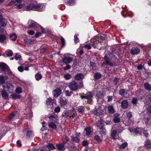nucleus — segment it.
<instances>
[{
    "label": "nucleus",
    "mask_w": 151,
    "mask_h": 151,
    "mask_svg": "<svg viewBox=\"0 0 151 151\" xmlns=\"http://www.w3.org/2000/svg\"><path fill=\"white\" fill-rule=\"evenodd\" d=\"M109 112L111 113H113L114 112V110L112 106H109L108 108Z\"/></svg>",
    "instance_id": "e433bc0d"
},
{
    "label": "nucleus",
    "mask_w": 151,
    "mask_h": 151,
    "mask_svg": "<svg viewBox=\"0 0 151 151\" xmlns=\"http://www.w3.org/2000/svg\"><path fill=\"white\" fill-rule=\"evenodd\" d=\"M142 128H130L129 130L130 132H133L135 133H140L143 130Z\"/></svg>",
    "instance_id": "ddd939ff"
},
{
    "label": "nucleus",
    "mask_w": 151,
    "mask_h": 151,
    "mask_svg": "<svg viewBox=\"0 0 151 151\" xmlns=\"http://www.w3.org/2000/svg\"><path fill=\"white\" fill-rule=\"evenodd\" d=\"M139 52L140 49L137 47H133L131 49V52L132 54H137Z\"/></svg>",
    "instance_id": "dca6fc26"
},
{
    "label": "nucleus",
    "mask_w": 151,
    "mask_h": 151,
    "mask_svg": "<svg viewBox=\"0 0 151 151\" xmlns=\"http://www.w3.org/2000/svg\"><path fill=\"white\" fill-rule=\"evenodd\" d=\"M119 93L120 95H123L127 93V91L124 89H122L119 91Z\"/></svg>",
    "instance_id": "c9c22d12"
},
{
    "label": "nucleus",
    "mask_w": 151,
    "mask_h": 151,
    "mask_svg": "<svg viewBox=\"0 0 151 151\" xmlns=\"http://www.w3.org/2000/svg\"><path fill=\"white\" fill-rule=\"evenodd\" d=\"M84 78L83 75L81 73H78L76 75L75 79L76 80H80Z\"/></svg>",
    "instance_id": "b1692460"
},
{
    "label": "nucleus",
    "mask_w": 151,
    "mask_h": 151,
    "mask_svg": "<svg viewBox=\"0 0 151 151\" xmlns=\"http://www.w3.org/2000/svg\"><path fill=\"white\" fill-rule=\"evenodd\" d=\"M62 140L63 143L65 144V143H67L69 140V139L67 136H64L62 138Z\"/></svg>",
    "instance_id": "c756f323"
},
{
    "label": "nucleus",
    "mask_w": 151,
    "mask_h": 151,
    "mask_svg": "<svg viewBox=\"0 0 151 151\" xmlns=\"http://www.w3.org/2000/svg\"><path fill=\"white\" fill-rule=\"evenodd\" d=\"M11 96L13 99H19L21 97L20 95L15 94H12Z\"/></svg>",
    "instance_id": "37998d69"
},
{
    "label": "nucleus",
    "mask_w": 151,
    "mask_h": 151,
    "mask_svg": "<svg viewBox=\"0 0 151 151\" xmlns=\"http://www.w3.org/2000/svg\"><path fill=\"white\" fill-rule=\"evenodd\" d=\"M16 112H13L10 114V120L12 119L13 117L16 115Z\"/></svg>",
    "instance_id": "680f3d73"
},
{
    "label": "nucleus",
    "mask_w": 151,
    "mask_h": 151,
    "mask_svg": "<svg viewBox=\"0 0 151 151\" xmlns=\"http://www.w3.org/2000/svg\"><path fill=\"white\" fill-rule=\"evenodd\" d=\"M47 147L50 150H51L55 148L53 145L51 143L47 145Z\"/></svg>",
    "instance_id": "ea45409f"
},
{
    "label": "nucleus",
    "mask_w": 151,
    "mask_h": 151,
    "mask_svg": "<svg viewBox=\"0 0 151 151\" xmlns=\"http://www.w3.org/2000/svg\"><path fill=\"white\" fill-rule=\"evenodd\" d=\"M6 36L3 35H0V42H3L6 39Z\"/></svg>",
    "instance_id": "a19ab883"
},
{
    "label": "nucleus",
    "mask_w": 151,
    "mask_h": 151,
    "mask_svg": "<svg viewBox=\"0 0 151 151\" xmlns=\"http://www.w3.org/2000/svg\"><path fill=\"white\" fill-rule=\"evenodd\" d=\"M99 38L97 36H95L92 38L90 41V44L93 47L96 48L98 44L99 43Z\"/></svg>",
    "instance_id": "423d86ee"
},
{
    "label": "nucleus",
    "mask_w": 151,
    "mask_h": 151,
    "mask_svg": "<svg viewBox=\"0 0 151 151\" xmlns=\"http://www.w3.org/2000/svg\"><path fill=\"white\" fill-rule=\"evenodd\" d=\"M91 45L90 43H89L88 44L85 45L84 46V47L85 48L87 49L88 50H90L91 48Z\"/></svg>",
    "instance_id": "3c124183"
},
{
    "label": "nucleus",
    "mask_w": 151,
    "mask_h": 151,
    "mask_svg": "<svg viewBox=\"0 0 151 151\" xmlns=\"http://www.w3.org/2000/svg\"><path fill=\"white\" fill-rule=\"evenodd\" d=\"M1 132L0 134V139L2 137V136L5 135L7 132V128L6 127H3L1 130Z\"/></svg>",
    "instance_id": "f3484780"
},
{
    "label": "nucleus",
    "mask_w": 151,
    "mask_h": 151,
    "mask_svg": "<svg viewBox=\"0 0 151 151\" xmlns=\"http://www.w3.org/2000/svg\"><path fill=\"white\" fill-rule=\"evenodd\" d=\"M54 102V99L49 98L47 100L46 104L47 105H52Z\"/></svg>",
    "instance_id": "bb28decb"
},
{
    "label": "nucleus",
    "mask_w": 151,
    "mask_h": 151,
    "mask_svg": "<svg viewBox=\"0 0 151 151\" xmlns=\"http://www.w3.org/2000/svg\"><path fill=\"white\" fill-rule=\"evenodd\" d=\"M45 6L43 4H40L36 3V11L41 12L45 10Z\"/></svg>",
    "instance_id": "6e6552de"
},
{
    "label": "nucleus",
    "mask_w": 151,
    "mask_h": 151,
    "mask_svg": "<svg viewBox=\"0 0 151 151\" xmlns=\"http://www.w3.org/2000/svg\"><path fill=\"white\" fill-rule=\"evenodd\" d=\"M127 116V117L124 120L125 124L127 125H129L133 124L132 120L130 119L132 116V114L130 112H127L125 114Z\"/></svg>",
    "instance_id": "f03ea898"
},
{
    "label": "nucleus",
    "mask_w": 151,
    "mask_h": 151,
    "mask_svg": "<svg viewBox=\"0 0 151 151\" xmlns=\"http://www.w3.org/2000/svg\"><path fill=\"white\" fill-rule=\"evenodd\" d=\"M96 96L98 100L102 99L104 96L103 93L102 92H97Z\"/></svg>",
    "instance_id": "cd10ccee"
},
{
    "label": "nucleus",
    "mask_w": 151,
    "mask_h": 151,
    "mask_svg": "<svg viewBox=\"0 0 151 151\" xmlns=\"http://www.w3.org/2000/svg\"><path fill=\"white\" fill-rule=\"evenodd\" d=\"M48 117L51 122H53L55 123L58 124L59 119L57 115L54 114H50Z\"/></svg>",
    "instance_id": "39448f33"
},
{
    "label": "nucleus",
    "mask_w": 151,
    "mask_h": 151,
    "mask_svg": "<svg viewBox=\"0 0 151 151\" xmlns=\"http://www.w3.org/2000/svg\"><path fill=\"white\" fill-rule=\"evenodd\" d=\"M28 27L29 28H35L37 27H39L37 25V23L34 21L32 20H29L28 22Z\"/></svg>",
    "instance_id": "1a4fd4ad"
},
{
    "label": "nucleus",
    "mask_w": 151,
    "mask_h": 151,
    "mask_svg": "<svg viewBox=\"0 0 151 151\" xmlns=\"http://www.w3.org/2000/svg\"><path fill=\"white\" fill-rule=\"evenodd\" d=\"M73 56L69 54H65L63 59V62L67 65L72 62Z\"/></svg>",
    "instance_id": "f257e3e1"
},
{
    "label": "nucleus",
    "mask_w": 151,
    "mask_h": 151,
    "mask_svg": "<svg viewBox=\"0 0 151 151\" xmlns=\"http://www.w3.org/2000/svg\"><path fill=\"white\" fill-rule=\"evenodd\" d=\"M96 125L100 129L102 128L104 126L103 120L102 119H100L99 120L97 121L96 123Z\"/></svg>",
    "instance_id": "2eb2a0df"
},
{
    "label": "nucleus",
    "mask_w": 151,
    "mask_h": 151,
    "mask_svg": "<svg viewBox=\"0 0 151 151\" xmlns=\"http://www.w3.org/2000/svg\"><path fill=\"white\" fill-rule=\"evenodd\" d=\"M3 87L4 91H1L2 96L3 99H6L8 97V94L7 93L6 91H9V87L8 85L7 84L4 85Z\"/></svg>",
    "instance_id": "7ed1b4c3"
},
{
    "label": "nucleus",
    "mask_w": 151,
    "mask_h": 151,
    "mask_svg": "<svg viewBox=\"0 0 151 151\" xmlns=\"http://www.w3.org/2000/svg\"><path fill=\"white\" fill-rule=\"evenodd\" d=\"M17 36L15 33H13L12 35H10V39L12 41H15L17 38Z\"/></svg>",
    "instance_id": "f704fd0d"
},
{
    "label": "nucleus",
    "mask_w": 151,
    "mask_h": 151,
    "mask_svg": "<svg viewBox=\"0 0 151 151\" xmlns=\"http://www.w3.org/2000/svg\"><path fill=\"white\" fill-rule=\"evenodd\" d=\"M36 3L35 2L27 5L25 7V10L27 11H36Z\"/></svg>",
    "instance_id": "20e7f679"
},
{
    "label": "nucleus",
    "mask_w": 151,
    "mask_h": 151,
    "mask_svg": "<svg viewBox=\"0 0 151 151\" xmlns=\"http://www.w3.org/2000/svg\"><path fill=\"white\" fill-rule=\"evenodd\" d=\"M77 109L78 112L81 114L84 112L85 108L82 106H80L77 107Z\"/></svg>",
    "instance_id": "c85d7f7f"
},
{
    "label": "nucleus",
    "mask_w": 151,
    "mask_h": 151,
    "mask_svg": "<svg viewBox=\"0 0 151 151\" xmlns=\"http://www.w3.org/2000/svg\"><path fill=\"white\" fill-rule=\"evenodd\" d=\"M101 77V73H97L94 75V77L95 78L98 79L100 78Z\"/></svg>",
    "instance_id": "49530a36"
},
{
    "label": "nucleus",
    "mask_w": 151,
    "mask_h": 151,
    "mask_svg": "<svg viewBox=\"0 0 151 151\" xmlns=\"http://www.w3.org/2000/svg\"><path fill=\"white\" fill-rule=\"evenodd\" d=\"M145 121L146 124L147 125H149L150 124V123L151 122V120H149V119L148 118L145 119Z\"/></svg>",
    "instance_id": "864d4df0"
},
{
    "label": "nucleus",
    "mask_w": 151,
    "mask_h": 151,
    "mask_svg": "<svg viewBox=\"0 0 151 151\" xmlns=\"http://www.w3.org/2000/svg\"><path fill=\"white\" fill-rule=\"evenodd\" d=\"M60 40L62 44V46H64L65 45V40L63 37H61L60 38Z\"/></svg>",
    "instance_id": "5fc2aeb1"
},
{
    "label": "nucleus",
    "mask_w": 151,
    "mask_h": 151,
    "mask_svg": "<svg viewBox=\"0 0 151 151\" xmlns=\"http://www.w3.org/2000/svg\"><path fill=\"white\" fill-rule=\"evenodd\" d=\"M102 111L100 108H99L98 109L95 110L94 111V114L97 116H100L102 113Z\"/></svg>",
    "instance_id": "4be33fe9"
},
{
    "label": "nucleus",
    "mask_w": 151,
    "mask_h": 151,
    "mask_svg": "<svg viewBox=\"0 0 151 151\" xmlns=\"http://www.w3.org/2000/svg\"><path fill=\"white\" fill-rule=\"evenodd\" d=\"M56 123L53 122H50L49 123L48 126L50 128L53 129H55L57 128Z\"/></svg>",
    "instance_id": "393cba45"
},
{
    "label": "nucleus",
    "mask_w": 151,
    "mask_h": 151,
    "mask_svg": "<svg viewBox=\"0 0 151 151\" xmlns=\"http://www.w3.org/2000/svg\"><path fill=\"white\" fill-rule=\"evenodd\" d=\"M41 35V33L40 32H37L35 34V36L36 37H37L40 36Z\"/></svg>",
    "instance_id": "338daca9"
},
{
    "label": "nucleus",
    "mask_w": 151,
    "mask_h": 151,
    "mask_svg": "<svg viewBox=\"0 0 151 151\" xmlns=\"http://www.w3.org/2000/svg\"><path fill=\"white\" fill-rule=\"evenodd\" d=\"M71 77V75L67 73L64 75V77L66 80L69 79Z\"/></svg>",
    "instance_id": "de8ad7c7"
},
{
    "label": "nucleus",
    "mask_w": 151,
    "mask_h": 151,
    "mask_svg": "<svg viewBox=\"0 0 151 151\" xmlns=\"http://www.w3.org/2000/svg\"><path fill=\"white\" fill-rule=\"evenodd\" d=\"M6 20L3 18L2 16L0 15V26L5 27L7 23Z\"/></svg>",
    "instance_id": "f8f14e48"
},
{
    "label": "nucleus",
    "mask_w": 151,
    "mask_h": 151,
    "mask_svg": "<svg viewBox=\"0 0 151 151\" xmlns=\"http://www.w3.org/2000/svg\"><path fill=\"white\" fill-rule=\"evenodd\" d=\"M74 41L76 43H77L79 42V40L78 38L77 37V35H74Z\"/></svg>",
    "instance_id": "e2e57ef3"
},
{
    "label": "nucleus",
    "mask_w": 151,
    "mask_h": 151,
    "mask_svg": "<svg viewBox=\"0 0 151 151\" xmlns=\"http://www.w3.org/2000/svg\"><path fill=\"white\" fill-rule=\"evenodd\" d=\"M73 141L77 142L79 141V139L77 137H75L73 138Z\"/></svg>",
    "instance_id": "4d7b16f0"
},
{
    "label": "nucleus",
    "mask_w": 151,
    "mask_h": 151,
    "mask_svg": "<svg viewBox=\"0 0 151 151\" xmlns=\"http://www.w3.org/2000/svg\"><path fill=\"white\" fill-rule=\"evenodd\" d=\"M34 135L33 132L32 131H28L27 132V136L28 137H32Z\"/></svg>",
    "instance_id": "58836bf2"
},
{
    "label": "nucleus",
    "mask_w": 151,
    "mask_h": 151,
    "mask_svg": "<svg viewBox=\"0 0 151 151\" xmlns=\"http://www.w3.org/2000/svg\"><path fill=\"white\" fill-rule=\"evenodd\" d=\"M35 78L37 81H39L42 78V76L41 74L39 73L35 75Z\"/></svg>",
    "instance_id": "72a5a7b5"
},
{
    "label": "nucleus",
    "mask_w": 151,
    "mask_h": 151,
    "mask_svg": "<svg viewBox=\"0 0 151 151\" xmlns=\"http://www.w3.org/2000/svg\"><path fill=\"white\" fill-rule=\"evenodd\" d=\"M85 132L87 136H89L92 132V131L90 127H87L85 129Z\"/></svg>",
    "instance_id": "a878e982"
},
{
    "label": "nucleus",
    "mask_w": 151,
    "mask_h": 151,
    "mask_svg": "<svg viewBox=\"0 0 151 151\" xmlns=\"http://www.w3.org/2000/svg\"><path fill=\"white\" fill-rule=\"evenodd\" d=\"M132 103L134 104H137V99L136 98H134L132 99Z\"/></svg>",
    "instance_id": "bf43d9fd"
},
{
    "label": "nucleus",
    "mask_w": 151,
    "mask_h": 151,
    "mask_svg": "<svg viewBox=\"0 0 151 151\" xmlns=\"http://www.w3.org/2000/svg\"><path fill=\"white\" fill-rule=\"evenodd\" d=\"M119 115L120 114L119 113L116 114L114 115V121L115 123H118L120 122V119L118 117Z\"/></svg>",
    "instance_id": "6ab92c4d"
},
{
    "label": "nucleus",
    "mask_w": 151,
    "mask_h": 151,
    "mask_svg": "<svg viewBox=\"0 0 151 151\" xmlns=\"http://www.w3.org/2000/svg\"><path fill=\"white\" fill-rule=\"evenodd\" d=\"M127 145V142H125L119 146L120 149H124Z\"/></svg>",
    "instance_id": "a18cd8bd"
},
{
    "label": "nucleus",
    "mask_w": 151,
    "mask_h": 151,
    "mask_svg": "<svg viewBox=\"0 0 151 151\" xmlns=\"http://www.w3.org/2000/svg\"><path fill=\"white\" fill-rule=\"evenodd\" d=\"M53 94L55 98H57L61 93V91L59 88H57L54 90L53 91Z\"/></svg>",
    "instance_id": "9b49d317"
},
{
    "label": "nucleus",
    "mask_w": 151,
    "mask_h": 151,
    "mask_svg": "<svg viewBox=\"0 0 151 151\" xmlns=\"http://www.w3.org/2000/svg\"><path fill=\"white\" fill-rule=\"evenodd\" d=\"M40 52L41 53H43L45 52V49L43 47H41L40 50Z\"/></svg>",
    "instance_id": "0e129e2a"
},
{
    "label": "nucleus",
    "mask_w": 151,
    "mask_h": 151,
    "mask_svg": "<svg viewBox=\"0 0 151 151\" xmlns=\"http://www.w3.org/2000/svg\"><path fill=\"white\" fill-rule=\"evenodd\" d=\"M5 83V80L3 76H0V84H2Z\"/></svg>",
    "instance_id": "c03bdc74"
},
{
    "label": "nucleus",
    "mask_w": 151,
    "mask_h": 151,
    "mask_svg": "<svg viewBox=\"0 0 151 151\" xmlns=\"http://www.w3.org/2000/svg\"><path fill=\"white\" fill-rule=\"evenodd\" d=\"M65 1L67 4L69 5H72L75 3V0H65Z\"/></svg>",
    "instance_id": "4c0bfd02"
},
{
    "label": "nucleus",
    "mask_w": 151,
    "mask_h": 151,
    "mask_svg": "<svg viewBox=\"0 0 151 151\" xmlns=\"http://www.w3.org/2000/svg\"><path fill=\"white\" fill-rule=\"evenodd\" d=\"M18 69L20 72H22L23 71L24 69L23 67H18Z\"/></svg>",
    "instance_id": "774afa93"
},
{
    "label": "nucleus",
    "mask_w": 151,
    "mask_h": 151,
    "mask_svg": "<svg viewBox=\"0 0 151 151\" xmlns=\"http://www.w3.org/2000/svg\"><path fill=\"white\" fill-rule=\"evenodd\" d=\"M121 106L123 109H126L128 106V103L126 100H123L121 102Z\"/></svg>",
    "instance_id": "412c9836"
},
{
    "label": "nucleus",
    "mask_w": 151,
    "mask_h": 151,
    "mask_svg": "<svg viewBox=\"0 0 151 151\" xmlns=\"http://www.w3.org/2000/svg\"><path fill=\"white\" fill-rule=\"evenodd\" d=\"M145 147L147 149H149L151 147V145L150 141L149 140H147L145 142Z\"/></svg>",
    "instance_id": "7c9ffc66"
},
{
    "label": "nucleus",
    "mask_w": 151,
    "mask_h": 151,
    "mask_svg": "<svg viewBox=\"0 0 151 151\" xmlns=\"http://www.w3.org/2000/svg\"><path fill=\"white\" fill-rule=\"evenodd\" d=\"M15 91L17 93H20L22 92V89L20 87H17L16 88Z\"/></svg>",
    "instance_id": "8fccbe9b"
},
{
    "label": "nucleus",
    "mask_w": 151,
    "mask_h": 151,
    "mask_svg": "<svg viewBox=\"0 0 151 151\" xmlns=\"http://www.w3.org/2000/svg\"><path fill=\"white\" fill-rule=\"evenodd\" d=\"M69 87L71 90L73 91H76L78 89V85L75 81H73L70 83Z\"/></svg>",
    "instance_id": "0eeeda50"
},
{
    "label": "nucleus",
    "mask_w": 151,
    "mask_h": 151,
    "mask_svg": "<svg viewBox=\"0 0 151 151\" xmlns=\"http://www.w3.org/2000/svg\"><path fill=\"white\" fill-rule=\"evenodd\" d=\"M60 108L59 106H57L56 107L54 111L55 113H59L60 111Z\"/></svg>",
    "instance_id": "13d9d810"
},
{
    "label": "nucleus",
    "mask_w": 151,
    "mask_h": 151,
    "mask_svg": "<svg viewBox=\"0 0 151 151\" xmlns=\"http://www.w3.org/2000/svg\"><path fill=\"white\" fill-rule=\"evenodd\" d=\"M93 95L91 93V92H89L86 94L85 97V98L87 99H88L91 98L93 97Z\"/></svg>",
    "instance_id": "473e14b6"
},
{
    "label": "nucleus",
    "mask_w": 151,
    "mask_h": 151,
    "mask_svg": "<svg viewBox=\"0 0 151 151\" xmlns=\"http://www.w3.org/2000/svg\"><path fill=\"white\" fill-rule=\"evenodd\" d=\"M59 103L61 106L65 105L67 103V101L65 98H60L59 99Z\"/></svg>",
    "instance_id": "a211bd4d"
},
{
    "label": "nucleus",
    "mask_w": 151,
    "mask_h": 151,
    "mask_svg": "<svg viewBox=\"0 0 151 151\" xmlns=\"http://www.w3.org/2000/svg\"><path fill=\"white\" fill-rule=\"evenodd\" d=\"M65 93H66V96H70V93H71V92H69L68 90H66L65 91Z\"/></svg>",
    "instance_id": "69168bd1"
},
{
    "label": "nucleus",
    "mask_w": 151,
    "mask_h": 151,
    "mask_svg": "<svg viewBox=\"0 0 151 151\" xmlns=\"http://www.w3.org/2000/svg\"><path fill=\"white\" fill-rule=\"evenodd\" d=\"M111 135L112 138L114 139L118 138L119 137L118 133L116 130H113L111 131Z\"/></svg>",
    "instance_id": "9d476101"
},
{
    "label": "nucleus",
    "mask_w": 151,
    "mask_h": 151,
    "mask_svg": "<svg viewBox=\"0 0 151 151\" xmlns=\"http://www.w3.org/2000/svg\"><path fill=\"white\" fill-rule=\"evenodd\" d=\"M145 88L148 91L151 90V86L147 83H145L144 84Z\"/></svg>",
    "instance_id": "2f4dec72"
},
{
    "label": "nucleus",
    "mask_w": 151,
    "mask_h": 151,
    "mask_svg": "<svg viewBox=\"0 0 151 151\" xmlns=\"http://www.w3.org/2000/svg\"><path fill=\"white\" fill-rule=\"evenodd\" d=\"M101 129L100 130V133L102 134V135H105L106 134V130L103 127L102 128H101L100 129Z\"/></svg>",
    "instance_id": "79ce46f5"
},
{
    "label": "nucleus",
    "mask_w": 151,
    "mask_h": 151,
    "mask_svg": "<svg viewBox=\"0 0 151 151\" xmlns=\"http://www.w3.org/2000/svg\"><path fill=\"white\" fill-rule=\"evenodd\" d=\"M24 42L27 45L32 44L34 41V40H33L28 39L27 38H24Z\"/></svg>",
    "instance_id": "aec40b11"
},
{
    "label": "nucleus",
    "mask_w": 151,
    "mask_h": 151,
    "mask_svg": "<svg viewBox=\"0 0 151 151\" xmlns=\"http://www.w3.org/2000/svg\"><path fill=\"white\" fill-rule=\"evenodd\" d=\"M15 57V59L17 60H18L20 59L21 56L18 53H16Z\"/></svg>",
    "instance_id": "6e6d98bb"
},
{
    "label": "nucleus",
    "mask_w": 151,
    "mask_h": 151,
    "mask_svg": "<svg viewBox=\"0 0 151 151\" xmlns=\"http://www.w3.org/2000/svg\"><path fill=\"white\" fill-rule=\"evenodd\" d=\"M64 145L65 144L64 143H60L57 144L56 145V147L59 150L64 151L65 149Z\"/></svg>",
    "instance_id": "4468645a"
},
{
    "label": "nucleus",
    "mask_w": 151,
    "mask_h": 151,
    "mask_svg": "<svg viewBox=\"0 0 151 151\" xmlns=\"http://www.w3.org/2000/svg\"><path fill=\"white\" fill-rule=\"evenodd\" d=\"M17 7L19 9L23 8L25 6L24 4H18L17 5Z\"/></svg>",
    "instance_id": "603ef678"
},
{
    "label": "nucleus",
    "mask_w": 151,
    "mask_h": 151,
    "mask_svg": "<svg viewBox=\"0 0 151 151\" xmlns=\"http://www.w3.org/2000/svg\"><path fill=\"white\" fill-rule=\"evenodd\" d=\"M104 58L105 61L104 62V63L105 65H108L109 66H113V65L110 62L109 58L107 56H105Z\"/></svg>",
    "instance_id": "5701e85b"
},
{
    "label": "nucleus",
    "mask_w": 151,
    "mask_h": 151,
    "mask_svg": "<svg viewBox=\"0 0 151 151\" xmlns=\"http://www.w3.org/2000/svg\"><path fill=\"white\" fill-rule=\"evenodd\" d=\"M94 138L98 142H100L101 141V139L99 136L98 135L95 136Z\"/></svg>",
    "instance_id": "09e8293b"
},
{
    "label": "nucleus",
    "mask_w": 151,
    "mask_h": 151,
    "mask_svg": "<svg viewBox=\"0 0 151 151\" xmlns=\"http://www.w3.org/2000/svg\"><path fill=\"white\" fill-rule=\"evenodd\" d=\"M62 115L63 116L67 117L68 116V112L66 111H65L63 113Z\"/></svg>",
    "instance_id": "052dcab7"
}]
</instances>
